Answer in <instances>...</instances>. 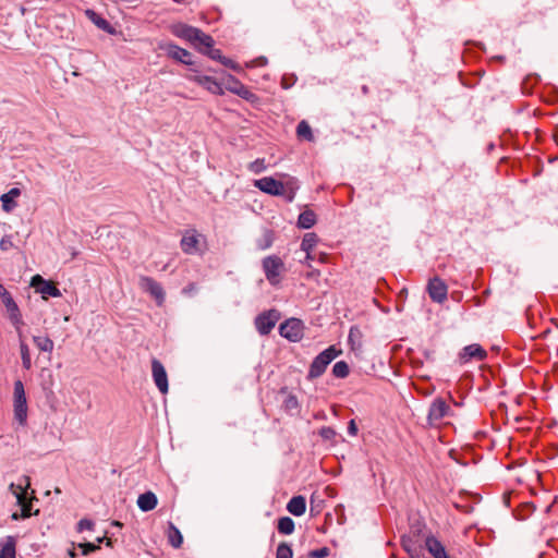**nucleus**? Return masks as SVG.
<instances>
[{
	"label": "nucleus",
	"instance_id": "1",
	"mask_svg": "<svg viewBox=\"0 0 558 558\" xmlns=\"http://www.w3.org/2000/svg\"><path fill=\"white\" fill-rule=\"evenodd\" d=\"M341 353L335 345L328 347L326 350L320 352L311 363L307 379L313 380L320 377L327 366Z\"/></svg>",
	"mask_w": 558,
	"mask_h": 558
},
{
	"label": "nucleus",
	"instance_id": "2",
	"mask_svg": "<svg viewBox=\"0 0 558 558\" xmlns=\"http://www.w3.org/2000/svg\"><path fill=\"white\" fill-rule=\"evenodd\" d=\"M13 408L14 418L21 426H24L27 422V400L24 385L21 380L14 383Z\"/></svg>",
	"mask_w": 558,
	"mask_h": 558
},
{
	"label": "nucleus",
	"instance_id": "3",
	"mask_svg": "<svg viewBox=\"0 0 558 558\" xmlns=\"http://www.w3.org/2000/svg\"><path fill=\"white\" fill-rule=\"evenodd\" d=\"M451 415L449 404L441 398H436L428 410L427 421L430 426H439L444 418Z\"/></svg>",
	"mask_w": 558,
	"mask_h": 558
},
{
	"label": "nucleus",
	"instance_id": "4",
	"mask_svg": "<svg viewBox=\"0 0 558 558\" xmlns=\"http://www.w3.org/2000/svg\"><path fill=\"white\" fill-rule=\"evenodd\" d=\"M31 286L36 289V292L43 295V299L47 300L49 296L59 298L61 291L56 287L52 281L44 279L40 275H35L31 280Z\"/></svg>",
	"mask_w": 558,
	"mask_h": 558
},
{
	"label": "nucleus",
	"instance_id": "5",
	"mask_svg": "<svg viewBox=\"0 0 558 558\" xmlns=\"http://www.w3.org/2000/svg\"><path fill=\"white\" fill-rule=\"evenodd\" d=\"M140 288L149 293L157 302V305H162L165 302V291L159 282L151 277L141 276L138 281Z\"/></svg>",
	"mask_w": 558,
	"mask_h": 558
},
{
	"label": "nucleus",
	"instance_id": "6",
	"mask_svg": "<svg viewBox=\"0 0 558 558\" xmlns=\"http://www.w3.org/2000/svg\"><path fill=\"white\" fill-rule=\"evenodd\" d=\"M304 325L298 318L288 319L281 324V337L287 338L289 341L298 342L303 338Z\"/></svg>",
	"mask_w": 558,
	"mask_h": 558
},
{
	"label": "nucleus",
	"instance_id": "7",
	"mask_svg": "<svg viewBox=\"0 0 558 558\" xmlns=\"http://www.w3.org/2000/svg\"><path fill=\"white\" fill-rule=\"evenodd\" d=\"M278 319L279 314L276 310L262 313L255 318L256 329L260 335H267L275 327Z\"/></svg>",
	"mask_w": 558,
	"mask_h": 558
},
{
	"label": "nucleus",
	"instance_id": "8",
	"mask_svg": "<svg viewBox=\"0 0 558 558\" xmlns=\"http://www.w3.org/2000/svg\"><path fill=\"white\" fill-rule=\"evenodd\" d=\"M187 80L191 82H194L211 94L220 95L222 94V87L221 85L211 76L208 75H202L196 72H193L191 74L186 75Z\"/></svg>",
	"mask_w": 558,
	"mask_h": 558
},
{
	"label": "nucleus",
	"instance_id": "9",
	"mask_svg": "<svg viewBox=\"0 0 558 558\" xmlns=\"http://www.w3.org/2000/svg\"><path fill=\"white\" fill-rule=\"evenodd\" d=\"M151 374L158 390L162 395L167 393L169 388L167 372L161 362L156 359H153L151 361Z\"/></svg>",
	"mask_w": 558,
	"mask_h": 558
},
{
	"label": "nucleus",
	"instance_id": "10",
	"mask_svg": "<svg viewBox=\"0 0 558 558\" xmlns=\"http://www.w3.org/2000/svg\"><path fill=\"white\" fill-rule=\"evenodd\" d=\"M31 477L23 475L19 478L17 483H11L9 485V492L15 497L16 504H22L23 499L28 498L31 493Z\"/></svg>",
	"mask_w": 558,
	"mask_h": 558
},
{
	"label": "nucleus",
	"instance_id": "11",
	"mask_svg": "<svg viewBox=\"0 0 558 558\" xmlns=\"http://www.w3.org/2000/svg\"><path fill=\"white\" fill-rule=\"evenodd\" d=\"M487 356V352L477 343H473L463 348L459 354L462 363H468L472 360L483 361Z\"/></svg>",
	"mask_w": 558,
	"mask_h": 558
},
{
	"label": "nucleus",
	"instance_id": "12",
	"mask_svg": "<svg viewBox=\"0 0 558 558\" xmlns=\"http://www.w3.org/2000/svg\"><path fill=\"white\" fill-rule=\"evenodd\" d=\"M447 286L439 278H433L428 282V294L435 302L442 303L447 299Z\"/></svg>",
	"mask_w": 558,
	"mask_h": 558
},
{
	"label": "nucleus",
	"instance_id": "13",
	"mask_svg": "<svg viewBox=\"0 0 558 558\" xmlns=\"http://www.w3.org/2000/svg\"><path fill=\"white\" fill-rule=\"evenodd\" d=\"M201 235L196 231H187L181 240V248L185 254H197L199 250Z\"/></svg>",
	"mask_w": 558,
	"mask_h": 558
},
{
	"label": "nucleus",
	"instance_id": "14",
	"mask_svg": "<svg viewBox=\"0 0 558 558\" xmlns=\"http://www.w3.org/2000/svg\"><path fill=\"white\" fill-rule=\"evenodd\" d=\"M263 267L267 279L272 283L279 282V262L276 256H269L264 259Z\"/></svg>",
	"mask_w": 558,
	"mask_h": 558
},
{
	"label": "nucleus",
	"instance_id": "15",
	"mask_svg": "<svg viewBox=\"0 0 558 558\" xmlns=\"http://www.w3.org/2000/svg\"><path fill=\"white\" fill-rule=\"evenodd\" d=\"M198 29L196 27L190 26L184 23H178L172 26V34L179 38L185 39L190 43L196 38L198 34Z\"/></svg>",
	"mask_w": 558,
	"mask_h": 558
},
{
	"label": "nucleus",
	"instance_id": "16",
	"mask_svg": "<svg viewBox=\"0 0 558 558\" xmlns=\"http://www.w3.org/2000/svg\"><path fill=\"white\" fill-rule=\"evenodd\" d=\"M299 189L298 182L293 177L281 174V196L287 201L293 199L295 191Z\"/></svg>",
	"mask_w": 558,
	"mask_h": 558
},
{
	"label": "nucleus",
	"instance_id": "17",
	"mask_svg": "<svg viewBox=\"0 0 558 558\" xmlns=\"http://www.w3.org/2000/svg\"><path fill=\"white\" fill-rule=\"evenodd\" d=\"M425 547L434 558H450L445 546L434 536L426 537Z\"/></svg>",
	"mask_w": 558,
	"mask_h": 558
},
{
	"label": "nucleus",
	"instance_id": "18",
	"mask_svg": "<svg viewBox=\"0 0 558 558\" xmlns=\"http://www.w3.org/2000/svg\"><path fill=\"white\" fill-rule=\"evenodd\" d=\"M226 88L244 99H250L252 97V93L248 90V88L231 75L226 80Z\"/></svg>",
	"mask_w": 558,
	"mask_h": 558
},
{
	"label": "nucleus",
	"instance_id": "19",
	"mask_svg": "<svg viewBox=\"0 0 558 558\" xmlns=\"http://www.w3.org/2000/svg\"><path fill=\"white\" fill-rule=\"evenodd\" d=\"M254 186L258 187L260 191L271 194L279 195V181L270 177H265L254 181Z\"/></svg>",
	"mask_w": 558,
	"mask_h": 558
},
{
	"label": "nucleus",
	"instance_id": "20",
	"mask_svg": "<svg viewBox=\"0 0 558 558\" xmlns=\"http://www.w3.org/2000/svg\"><path fill=\"white\" fill-rule=\"evenodd\" d=\"M5 311L8 318L12 326L14 327L16 333L24 332L23 327L25 324L17 304L12 305V307H7Z\"/></svg>",
	"mask_w": 558,
	"mask_h": 558
},
{
	"label": "nucleus",
	"instance_id": "21",
	"mask_svg": "<svg viewBox=\"0 0 558 558\" xmlns=\"http://www.w3.org/2000/svg\"><path fill=\"white\" fill-rule=\"evenodd\" d=\"M168 56L181 63L192 64L191 53L177 45H169L167 48Z\"/></svg>",
	"mask_w": 558,
	"mask_h": 558
},
{
	"label": "nucleus",
	"instance_id": "22",
	"mask_svg": "<svg viewBox=\"0 0 558 558\" xmlns=\"http://www.w3.org/2000/svg\"><path fill=\"white\" fill-rule=\"evenodd\" d=\"M157 504V496L153 492L141 494L137 498V506L144 512L155 509Z\"/></svg>",
	"mask_w": 558,
	"mask_h": 558
},
{
	"label": "nucleus",
	"instance_id": "23",
	"mask_svg": "<svg viewBox=\"0 0 558 558\" xmlns=\"http://www.w3.org/2000/svg\"><path fill=\"white\" fill-rule=\"evenodd\" d=\"M287 510L295 517L304 514L306 510L305 497L301 495L292 497L287 504Z\"/></svg>",
	"mask_w": 558,
	"mask_h": 558
},
{
	"label": "nucleus",
	"instance_id": "24",
	"mask_svg": "<svg viewBox=\"0 0 558 558\" xmlns=\"http://www.w3.org/2000/svg\"><path fill=\"white\" fill-rule=\"evenodd\" d=\"M19 337V345H20V353L22 359V365L25 369L29 371L32 368V357H31V351L28 348V344L25 341L24 332L17 333Z\"/></svg>",
	"mask_w": 558,
	"mask_h": 558
},
{
	"label": "nucleus",
	"instance_id": "25",
	"mask_svg": "<svg viewBox=\"0 0 558 558\" xmlns=\"http://www.w3.org/2000/svg\"><path fill=\"white\" fill-rule=\"evenodd\" d=\"M199 52L205 53L211 46H214L215 41L211 36L205 34L201 29H198V34L196 38L191 43Z\"/></svg>",
	"mask_w": 558,
	"mask_h": 558
},
{
	"label": "nucleus",
	"instance_id": "26",
	"mask_svg": "<svg viewBox=\"0 0 558 558\" xmlns=\"http://www.w3.org/2000/svg\"><path fill=\"white\" fill-rule=\"evenodd\" d=\"M20 190L17 187H13L8 193L1 195L0 199L4 211L9 213L16 206L14 198L20 196Z\"/></svg>",
	"mask_w": 558,
	"mask_h": 558
},
{
	"label": "nucleus",
	"instance_id": "27",
	"mask_svg": "<svg viewBox=\"0 0 558 558\" xmlns=\"http://www.w3.org/2000/svg\"><path fill=\"white\" fill-rule=\"evenodd\" d=\"M316 223V215L313 210L306 209L300 214L298 226L302 229H310Z\"/></svg>",
	"mask_w": 558,
	"mask_h": 558
},
{
	"label": "nucleus",
	"instance_id": "28",
	"mask_svg": "<svg viewBox=\"0 0 558 558\" xmlns=\"http://www.w3.org/2000/svg\"><path fill=\"white\" fill-rule=\"evenodd\" d=\"M33 341L40 352L51 353L53 351L54 343L49 337L34 336Z\"/></svg>",
	"mask_w": 558,
	"mask_h": 558
},
{
	"label": "nucleus",
	"instance_id": "29",
	"mask_svg": "<svg viewBox=\"0 0 558 558\" xmlns=\"http://www.w3.org/2000/svg\"><path fill=\"white\" fill-rule=\"evenodd\" d=\"M0 558H15V539L12 536L1 543Z\"/></svg>",
	"mask_w": 558,
	"mask_h": 558
},
{
	"label": "nucleus",
	"instance_id": "30",
	"mask_svg": "<svg viewBox=\"0 0 558 558\" xmlns=\"http://www.w3.org/2000/svg\"><path fill=\"white\" fill-rule=\"evenodd\" d=\"M204 54L208 56L213 60L221 62L226 66L235 69L233 61L223 57L221 50L215 49L214 46H211Z\"/></svg>",
	"mask_w": 558,
	"mask_h": 558
},
{
	"label": "nucleus",
	"instance_id": "31",
	"mask_svg": "<svg viewBox=\"0 0 558 558\" xmlns=\"http://www.w3.org/2000/svg\"><path fill=\"white\" fill-rule=\"evenodd\" d=\"M319 239L316 233L308 232L305 233L301 243V248L310 254V252H313L314 247L317 245Z\"/></svg>",
	"mask_w": 558,
	"mask_h": 558
},
{
	"label": "nucleus",
	"instance_id": "32",
	"mask_svg": "<svg viewBox=\"0 0 558 558\" xmlns=\"http://www.w3.org/2000/svg\"><path fill=\"white\" fill-rule=\"evenodd\" d=\"M168 539L172 547L179 548L183 543V537L179 529L173 525L172 523H169L168 529Z\"/></svg>",
	"mask_w": 558,
	"mask_h": 558
},
{
	"label": "nucleus",
	"instance_id": "33",
	"mask_svg": "<svg viewBox=\"0 0 558 558\" xmlns=\"http://www.w3.org/2000/svg\"><path fill=\"white\" fill-rule=\"evenodd\" d=\"M296 135H298V137L300 140H305V141H308V142H313L314 141V135H313L312 129H311L310 124L305 120L301 121L298 124Z\"/></svg>",
	"mask_w": 558,
	"mask_h": 558
},
{
	"label": "nucleus",
	"instance_id": "34",
	"mask_svg": "<svg viewBox=\"0 0 558 558\" xmlns=\"http://www.w3.org/2000/svg\"><path fill=\"white\" fill-rule=\"evenodd\" d=\"M274 241H275L274 231L265 230L263 232L262 238L257 241V246L259 250H266L272 244Z\"/></svg>",
	"mask_w": 558,
	"mask_h": 558
},
{
	"label": "nucleus",
	"instance_id": "35",
	"mask_svg": "<svg viewBox=\"0 0 558 558\" xmlns=\"http://www.w3.org/2000/svg\"><path fill=\"white\" fill-rule=\"evenodd\" d=\"M36 499L35 497V490H32L31 492V496L28 498H25L23 499V502L22 504H17L21 508V512L24 513L26 512L27 514V518L32 517L33 515V512H32V501ZM39 512V510H36L34 512L35 515H37Z\"/></svg>",
	"mask_w": 558,
	"mask_h": 558
},
{
	"label": "nucleus",
	"instance_id": "36",
	"mask_svg": "<svg viewBox=\"0 0 558 558\" xmlns=\"http://www.w3.org/2000/svg\"><path fill=\"white\" fill-rule=\"evenodd\" d=\"M350 373V368L347 362L339 361L332 367V374L337 378H345Z\"/></svg>",
	"mask_w": 558,
	"mask_h": 558
},
{
	"label": "nucleus",
	"instance_id": "37",
	"mask_svg": "<svg viewBox=\"0 0 558 558\" xmlns=\"http://www.w3.org/2000/svg\"><path fill=\"white\" fill-rule=\"evenodd\" d=\"M284 409H286L288 412H291L292 414H293V413H299V402H298L296 397H294V396H292V395H289V396L284 399Z\"/></svg>",
	"mask_w": 558,
	"mask_h": 558
},
{
	"label": "nucleus",
	"instance_id": "38",
	"mask_svg": "<svg viewBox=\"0 0 558 558\" xmlns=\"http://www.w3.org/2000/svg\"><path fill=\"white\" fill-rule=\"evenodd\" d=\"M294 531V521L289 517H281V534H292Z\"/></svg>",
	"mask_w": 558,
	"mask_h": 558
},
{
	"label": "nucleus",
	"instance_id": "39",
	"mask_svg": "<svg viewBox=\"0 0 558 558\" xmlns=\"http://www.w3.org/2000/svg\"><path fill=\"white\" fill-rule=\"evenodd\" d=\"M248 170L253 173H260L266 169L265 159H256L248 163Z\"/></svg>",
	"mask_w": 558,
	"mask_h": 558
},
{
	"label": "nucleus",
	"instance_id": "40",
	"mask_svg": "<svg viewBox=\"0 0 558 558\" xmlns=\"http://www.w3.org/2000/svg\"><path fill=\"white\" fill-rule=\"evenodd\" d=\"M87 14L99 28L107 29L109 27V23L105 19L98 16L95 12L87 11Z\"/></svg>",
	"mask_w": 558,
	"mask_h": 558
},
{
	"label": "nucleus",
	"instance_id": "41",
	"mask_svg": "<svg viewBox=\"0 0 558 558\" xmlns=\"http://www.w3.org/2000/svg\"><path fill=\"white\" fill-rule=\"evenodd\" d=\"M14 247L12 235H4L0 240V250L3 252H8Z\"/></svg>",
	"mask_w": 558,
	"mask_h": 558
},
{
	"label": "nucleus",
	"instance_id": "42",
	"mask_svg": "<svg viewBox=\"0 0 558 558\" xmlns=\"http://www.w3.org/2000/svg\"><path fill=\"white\" fill-rule=\"evenodd\" d=\"M319 435L326 440H331L336 436V430L332 427L325 426L319 429Z\"/></svg>",
	"mask_w": 558,
	"mask_h": 558
},
{
	"label": "nucleus",
	"instance_id": "43",
	"mask_svg": "<svg viewBox=\"0 0 558 558\" xmlns=\"http://www.w3.org/2000/svg\"><path fill=\"white\" fill-rule=\"evenodd\" d=\"M94 529V522L92 520H88V519H82L78 523H77V530L78 532H83L85 530H93Z\"/></svg>",
	"mask_w": 558,
	"mask_h": 558
},
{
	"label": "nucleus",
	"instance_id": "44",
	"mask_svg": "<svg viewBox=\"0 0 558 558\" xmlns=\"http://www.w3.org/2000/svg\"><path fill=\"white\" fill-rule=\"evenodd\" d=\"M402 546L410 554H413L416 550L414 543L409 537H402Z\"/></svg>",
	"mask_w": 558,
	"mask_h": 558
},
{
	"label": "nucleus",
	"instance_id": "45",
	"mask_svg": "<svg viewBox=\"0 0 558 558\" xmlns=\"http://www.w3.org/2000/svg\"><path fill=\"white\" fill-rule=\"evenodd\" d=\"M80 547L83 549V555H87L92 551H95L99 548V545L93 543L81 544Z\"/></svg>",
	"mask_w": 558,
	"mask_h": 558
},
{
	"label": "nucleus",
	"instance_id": "46",
	"mask_svg": "<svg viewBox=\"0 0 558 558\" xmlns=\"http://www.w3.org/2000/svg\"><path fill=\"white\" fill-rule=\"evenodd\" d=\"M328 554H329V549L327 547H323V548L313 550L311 553V557H313V558H324V557L328 556Z\"/></svg>",
	"mask_w": 558,
	"mask_h": 558
},
{
	"label": "nucleus",
	"instance_id": "47",
	"mask_svg": "<svg viewBox=\"0 0 558 558\" xmlns=\"http://www.w3.org/2000/svg\"><path fill=\"white\" fill-rule=\"evenodd\" d=\"M360 336H361V332H360L359 328L352 327L349 332V342H351L353 344L355 342V340H359Z\"/></svg>",
	"mask_w": 558,
	"mask_h": 558
},
{
	"label": "nucleus",
	"instance_id": "48",
	"mask_svg": "<svg viewBox=\"0 0 558 558\" xmlns=\"http://www.w3.org/2000/svg\"><path fill=\"white\" fill-rule=\"evenodd\" d=\"M281 558H292V549L283 543H281Z\"/></svg>",
	"mask_w": 558,
	"mask_h": 558
},
{
	"label": "nucleus",
	"instance_id": "49",
	"mask_svg": "<svg viewBox=\"0 0 558 558\" xmlns=\"http://www.w3.org/2000/svg\"><path fill=\"white\" fill-rule=\"evenodd\" d=\"M2 301V304L3 306L7 308V307H12V305L16 304V302L14 301L13 296L10 294L8 295H4V298L1 300Z\"/></svg>",
	"mask_w": 558,
	"mask_h": 558
},
{
	"label": "nucleus",
	"instance_id": "50",
	"mask_svg": "<svg viewBox=\"0 0 558 558\" xmlns=\"http://www.w3.org/2000/svg\"><path fill=\"white\" fill-rule=\"evenodd\" d=\"M348 432L349 434H351L352 436H355L356 433H357V426L355 424V422L353 420H351L349 422V426H348Z\"/></svg>",
	"mask_w": 558,
	"mask_h": 558
},
{
	"label": "nucleus",
	"instance_id": "51",
	"mask_svg": "<svg viewBox=\"0 0 558 558\" xmlns=\"http://www.w3.org/2000/svg\"><path fill=\"white\" fill-rule=\"evenodd\" d=\"M11 519L13 521L24 520V519H27V514H26V512L22 513L21 511L20 512H13L12 515H11Z\"/></svg>",
	"mask_w": 558,
	"mask_h": 558
},
{
	"label": "nucleus",
	"instance_id": "52",
	"mask_svg": "<svg viewBox=\"0 0 558 558\" xmlns=\"http://www.w3.org/2000/svg\"><path fill=\"white\" fill-rule=\"evenodd\" d=\"M10 294V292L4 288L3 284L0 283V299L2 300L4 295Z\"/></svg>",
	"mask_w": 558,
	"mask_h": 558
},
{
	"label": "nucleus",
	"instance_id": "53",
	"mask_svg": "<svg viewBox=\"0 0 558 558\" xmlns=\"http://www.w3.org/2000/svg\"><path fill=\"white\" fill-rule=\"evenodd\" d=\"M291 85H292V83H286L284 78L281 77V83H280L281 88H288Z\"/></svg>",
	"mask_w": 558,
	"mask_h": 558
},
{
	"label": "nucleus",
	"instance_id": "54",
	"mask_svg": "<svg viewBox=\"0 0 558 558\" xmlns=\"http://www.w3.org/2000/svg\"><path fill=\"white\" fill-rule=\"evenodd\" d=\"M316 257L313 255L312 252H310V254L306 253V257H305V260L306 262H310V260H314Z\"/></svg>",
	"mask_w": 558,
	"mask_h": 558
},
{
	"label": "nucleus",
	"instance_id": "55",
	"mask_svg": "<svg viewBox=\"0 0 558 558\" xmlns=\"http://www.w3.org/2000/svg\"><path fill=\"white\" fill-rule=\"evenodd\" d=\"M275 558H279V546L275 550Z\"/></svg>",
	"mask_w": 558,
	"mask_h": 558
},
{
	"label": "nucleus",
	"instance_id": "56",
	"mask_svg": "<svg viewBox=\"0 0 558 558\" xmlns=\"http://www.w3.org/2000/svg\"><path fill=\"white\" fill-rule=\"evenodd\" d=\"M276 527L279 530V519L275 521Z\"/></svg>",
	"mask_w": 558,
	"mask_h": 558
},
{
	"label": "nucleus",
	"instance_id": "57",
	"mask_svg": "<svg viewBox=\"0 0 558 558\" xmlns=\"http://www.w3.org/2000/svg\"><path fill=\"white\" fill-rule=\"evenodd\" d=\"M319 260L324 262V255H320Z\"/></svg>",
	"mask_w": 558,
	"mask_h": 558
}]
</instances>
